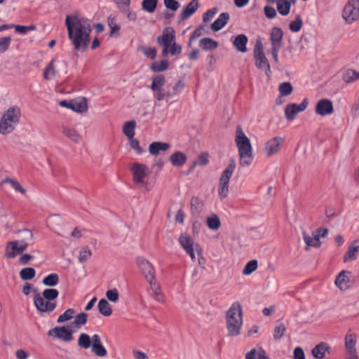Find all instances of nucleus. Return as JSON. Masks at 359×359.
Here are the masks:
<instances>
[{
	"mask_svg": "<svg viewBox=\"0 0 359 359\" xmlns=\"http://www.w3.org/2000/svg\"><path fill=\"white\" fill-rule=\"evenodd\" d=\"M136 127L135 121H129L124 123L123 127V133L128 138L132 139L135 135V128Z\"/></svg>",
	"mask_w": 359,
	"mask_h": 359,
	"instance_id": "obj_36",
	"label": "nucleus"
},
{
	"mask_svg": "<svg viewBox=\"0 0 359 359\" xmlns=\"http://www.w3.org/2000/svg\"><path fill=\"white\" fill-rule=\"evenodd\" d=\"M165 83V79L163 74H158L152 78V83L150 88L153 91L162 90Z\"/></svg>",
	"mask_w": 359,
	"mask_h": 359,
	"instance_id": "obj_31",
	"label": "nucleus"
},
{
	"mask_svg": "<svg viewBox=\"0 0 359 359\" xmlns=\"http://www.w3.org/2000/svg\"><path fill=\"white\" fill-rule=\"evenodd\" d=\"M303 239L306 243L305 249L308 250L311 247L313 248H319L321 245V242L320 239H318V236H316L313 233H312V236L306 234V232H303Z\"/></svg>",
	"mask_w": 359,
	"mask_h": 359,
	"instance_id": "obj_27",
	"label": "nucleus"
},
{
	"mask_svg": "<svg viewBox=\"0 0 359 359\" xmlns=\"http://www.w3.org/2000/svg\"><path fill=\"white\" fill-rule=\"evenodd\" d=\"M315 112L321 116H325L332 114L334 112V106L330 100H320L315 107Z\"/></svg>",
	"mask_w": 359,
	"mask_h": 359,
	"instance_id": "obj_13",
	"label": "nucleus"
},
{
	"mask_svg": "<svg viewBox=\"0 0 359 359\" xmlns=\"http://www.w3.org/2000/svg\"><path fill=\"white\" fill-rule=\"evenodd\" d=\"M293 359H305V355L301 347H296L293 351Z\"/></svg>",
	"mask_w": 359,
	"mask_h": 359,
	"instance_id": "obj_64",
	"label": "nucleus"
},
{
	"mask_svg": "<svg viewBox=\"0 0 359 359\" xmlns=\"http://www.w3.org/2000/svg\"><path fill=\"white\" fill-rule=\"evenodd\" d=\"M92 256V252L88 247H85L80 251L79 259L81 263L86 262Z\"/></svg>",
	"mask_w": 359,
	"mask_h": 359,
	"instance_id": "obj_54",
	"label": "nucleus"
},
{
	"mask_svg": "<svg viewBox=\"0 0 359 359\" xmlns=\"http://www.w3.org/2000/svg\"><path fill=\"white\" fill-rule=\"evenodd\" d=\"M342 80L346 83L359 79V72L352 69H348L341 75Z\"/></svg>",
	"mask_w": 359,
	"mask_h": 359,
	"instance_id": "obj_35",
	"label": "nucleus"
},
{
	"mask_svg": "<svg viewBox=\"0 0 359 359\" xmlns=\"http://www.w3.org/2000/svg\"><path fill=\"white\" fill-rule=\"evenodd\" d=\"M243 309L239 302H233L226 313V325L229 337H237L243 325Z\"/></svg>",
	"mask_w": 359,
	"mask_h": 359,
	"instance_id": "obj_2",
	"label": "nucleus"
},
{
	"mask_svg": "<svg viewBox=\"0 0 359 359\" xmlns=\"http://www.w3.org/2000/svg\"><path fill=\"white\" fill-rule=\"evenodd\" d=\"M48 334L49 336L55 335L57 339L63 341H70L73 339L72 331L70 330L67 327H55L50 329Z\"/></svg>",
	"mask_w": 359,
	"mask_h": 359,
	"instance_id": "obj_12",
	"label": "nucleus"
},
{
	"mask_svg": "<svg viewBox=\"0 0 359 359\" xmlns=\"http://www.w3.org/2000/svg\"><path fill=\"white\" fill-rule=\"evenodd\" d=\"M78 345L82 348L87 349L92 346V339L86 333H81L78 339Z\"/></svg>",
	"mask_w": 359,
	"mask_h": 359,
	"instance_id": "obj_41",
	"label": "nucleus"
},
{
	"mask_svg": "<svg viewBox=\"0 0 359 359\" xmlns=\"http://www.w3.org/2000/svg\"><path fill=\"white\" fill-rule=\"evenodd\" d=\"M359 251V239L353 241L344 256V262H348L356 259L355 253Z\"/></svg>",
	"mask_w": 359,
	"mask_h": 359,
	"instance_id": "obj_23",
	"label": "nucleus"
},
{
	"mask_svg": "<svg viewBox=\"0 0 359 359\" xmlns=\"http://www.w3.org/2000/svg\"><path fill=\"white\" fill-rule=\"evenodd\" d=\"M205 33H206L205 30V27L203 25H199L196 29L194 31V32L192 33V34L191 35L190 38H189V46H191V43L193 40H195L196 39L201 36L202 35H203Z\"/></svg>",
	"mask_w": 359,
	"mask_h": 359,
	"instance_id": "obj_53",
	"label": "nucleus"
},
{
	"mask_svg": "<svg viewBox=\"0 0 359 359\" xmlns=\"http://www.w3.org/2000/svg\"><path fill=\"white\" fill-rule=\"evenodd\" d=\"M264 13L268 19H273L277 15L276 9L270 6L264 7Z\"/></svg>",
	"mask_w": 359,
	"mask_h": 359,
	"instance_id": "obj_61",
	"label": "nucleus"
},
{
	"mask_svg": "<svg viewBox=\"0 0 359 359\" xmlns=\"http://www.w3.org/2000/svg\"><path fill=\"white\" fill-rule=\"evenodd\" d=\"M2 183H9L16 191L22 194H25L26 193L25 189H24L17 180L13 178L6 177L3 180Z\"/></svg>",
	"mask_w": 359,
	"mask_h": 359,
	"instance_id": "obj_48",
	"label": "nucleus"
},
{
	"mask_svg": "<svg viewBox=\"0 0 359 359\" xmlns=\"http://www.w3.org/2000/svg\"><path fill=\"white\" fill-rule=\"evenodd\" d=\"M138 50L142 51L147 57L151 60H154L157 55V51L155 48L141 46L138 47Z\"/></svg>",
	"mask_w": 359,
	"mask_h": 359,
	"instance_id": "obj_51",
	"label": "nucleus"
},
{
	"mask_svg": "<svg viewBox=\"0 0 359 359\" xmlns=\"http://www.w3.org/2000/svg\"><path fill=\"white\" fill-rule=\"evenodd\" d=\"M163 4L167 9L175 12L180 7V4L177 0H163Z\"/></svg>",
	"mask_w": 359,
	"mask_h": 359,
	"instance_id": "obj_56",
	"label": "nucleus"
},
{
	"mask_svg": "<svg viewBox=\"0 0 359 359\" xmlns=\"http://www.w3.org/2000/svg\"><path fill=\"white\" fill-rule=\"evenodd\" d=\"M99 312L104 316L108 317L112 313V309L109 303L105 299H101L97 305Z\"/></svg>",
	"mask_w": 359,
	"mask_h": 359,
	"instance_id": "obj_32",
	"label": "nucleus"
},
{
	"mask_svg": "<svg viewBox=\"0 0 359 359\" xmlns=\"http://www.w3.org/2000/svg\"><path fill=\"white\" fill-rule=\"evenodd\" d=\"M308 105V100L304 98L300 104H288L285 108V116L287 120H293L299 112L304 111Z\"/></svg>",
	"mask_w": 359,
	"mask_h": 359,
	"instance_id": "obj_11",
	"label": "nucleus"
},
{
	"mask_svg": "<svg viewBox=\"0 0 359 359\" xmlns=\"http://www.w3.org/2000/svg\"><path fill=\"white\" fill-rule=\"evenodd\" d=\"M36 271L32 267L22 269L20 272V276L23 280H29L34 278Z\"/></svg>",
	"mask_w": 359,
	"mask_h": 359,
	"instance_id": "obj_45",
	"label": "nucleus"
},
{
	"mask_svg": "<svg viewBox=\"0 0 359 359\" xmlns=\"http://www.w3.org/2000/svg\"><path fill=\"white\" fill-rule=\"evenodd\" d=\"M169 62L167 60H162L161 61H155L152 63L150 69L154 72H161L166 70L168 68Z\"/></svg>",
	"mask_w": 359,
	"mask_h": 359,
	"instance_id": "obj_38",
	"label": "nucleus"
},
{
	"mask_svg": "<svg viewBox=\"0 0 359 359\" xmlns=\"http://www.w3.org/2000/svg\"><path fill=\"white\" fill-rule=\"evenodd\" d=\"M18 249L19 248L17 241L8 242L6 248V257L9 259L14 258L18 254L20 253Z\"/></svg>",
	"mask_w": 359,
	"mask_h": 359,
	"instance_id": "obj_29",
	"label": "nucleus"
},
{
	"mask_svg": "<svg viewBox=\"0 0 359 359\" xmlns=\"http://www.w3.org/2000/svg\"><path fill=\"white\" fill-rule=\"evenodd\" d=\"M107 299L111 302H117L118 301V292L116 288L109 290L106 292Z\"/></svg>",
	"mask_w": 359,
	"mask_h": 359,
	"instance_id": "obj_59",
	"label": "nucleus"
},
{
	"mask_svg": "<svg viewBox=\"0 0 359 359\" xmlns=\"http://www.w3.org/2000/svg\"><path fill=\"white\" fill-rule=\"evenodd\" d=\"M175 32L172 27H166L163 29L161 36L157 37V42L159 44L170 46L175 38Z\"/></svg>",
	"mask_w": 359,
	"mask_h": 359,
	"instance_id": "obj_19",
	"label": "nucleus"
},
{
	"mask_svg": "<svg viewBox=\"0 0 359 359\" xmlns=\"http://www.w3.org/2000/svg\"><path fill=\"white\" fill-rule=\"evenodd\" d=\"M218 46V42L211 38L205 37L199 41V47L204 50H212Z\"/></svg>",
	"mask_w": 359,
	"mask_h": 359,
	"instance_id": "obj_28",
	"label": "nucleus"
},
{
	"mask_svg": "<svg viewBox=\"0 0 359 359\" xmlns=\"http://www.w3.org/2000/svg\"><path fill=\"white\" fill-rule=\"evenodd\" d=\"M278 90L282 96L286 97L292 93L293 88L290 82H283L280 84Z\"/></svg>",
	"mask_w": 359,
	"mask_h": 359,
	"instance_id": "obj_50",
	"label": "nucleus"
},
{
	"mask_svg": "<svg viewBox=\"0 0 359 359\" xmlns=\"http://www.w3.org/2000/svg\"><path fill=\"white\" fill-rule=\"evenodd\" d=\"M248 41V39L247 36L243 34H241L235 37L233 41V45L238 51L245 53L247 51L246 45Z\"/></svg>",
	"mask_w": 359,
	"mask_h": 359,
	"instance_id": "obj_24",
	"label": "nucleus"
},
{
	"mask_svg": "<svg viewBox=\"0 0 359 359\" xmlns=\"http://www.w3.org/2000/svg\"><path fill=\"white\" fill-rule=\"evenodd\" d=\"M283 37V32L281 28L274 27L271 29L270 34V41L271 43V48H279L282 47V41Z\"/></svg>",
	"mask_w": 359,
	"mask_h": 359,
	"instance_id": "obj_20",
	"label": "nucleus"
},
{
	"mask_svg": "<svg viewBox=\"0 0 359 359\" xmlns=\"http://www.w3.org/2000/svg\"><path fill=\"white\" fill-rule=\"evenodd\" d=\"M187 156L182 151H175L170 156V161L175 167L180 168L187 161Z\"/></svg>",
	"mask_w": 359,
	"mask_h": 359,
	"instance_id": "obj_25",
	"label": "nucleus"
},
{
	"mask_svg": "<svg viewBox=\"0 0 359 359\" xmlns=\"http://www.w3.org/2000/svg\"><path fill=\"white\" fill-rule=\"evenodd\" d=\"M88 314L81 313L76 316L74 322L71 323V327H80L84 325L87 323Z\"/></svg>",
	"mask_w": 359,
	"mask_h": 359,
	"instance_id": "obj_49",
	"label": "nucleus"
},
{
	"mask_svg": "<svg viewBox=\"0 0 359 359\" xmlns=\"http://www.w3.org/2000/svg\"><path fill=\"white\" fill-rule=\"evenodd\" d=\"M53 63H54V60H52L43 71V78L46 80H48L50 79V76H49V73H51L52 77L54 76L55 74Z\"/></svg>",
	"mask_w": 359,
	"mask_h": 359,
	"instance_id": "obj_58",
	"label": "nucleus"
},
{
	"mask_svg": "<svg viewBox=\"0 0 359 359\" xmlns=\"http://www.w3.org/2000/svg\"><path fill=\"white\" fill-rule=\"evenodd\" d=\"M277 11L283 16L288 15L290 11V7L287 0H278L277 4Z\"/></svg>",
	"mask_w": 359,
	"mask_h": 359,
	"instance_id": "obj_43",
	"label": "nucleus"
},
{
	"mask_svg": "<svg viewBox=\"0 0 359 359\" xmlns=\"http://www.w3.org/2000/svg\"><path fill=\"white\" fill-rule=\"evenodd\" d=\"M303 25V20L300 16V15H297L295 16L294 20L290 22L289 25V28L291 32H298L300 31Z\"/></svg>",
	"mask_w": 359,
	"mask_h": 359,
	"instance_id": "obj_47",
	"label": "nucleus"
},
{
	"mask_svg": "<svg viewBox=\"0 0 359 359\" xmlns=\"http://www.w3.org/2000/svg\"><path fill=\"white\" fill-rule=\"evenodd\" d=\"M11 41V37L10 36L0 39V53H5L9 48Z\"/></svg>",
	"mask_w": 359,
	"mask_h": 359,
	"instance_id": "obj_55",
	"label": "nucleus"
},
{
	"mask_svg": "<svg viewBox=\"0 0 359 359\" xmlns=\"http://www.w3.org/2000/svg\"><path fill=\"white\" fill-rule=\"evenodd\" d=\"M229 14L226 12L222 13L217 20L211 24L210 28L214 32H218L226 26L229 20Z\"/></svg>",
	"mask_w": 359,
	"mask_h": 359,
	"instance_id": "obj_22",
	"label": "nucleus"
},
{
	"mask_svg": "<svg viewBox=\"0 0 359 359\" xmlns=\"http://www.w3.org/2000/svg\"><path fill=\"white\" fill-rule=\"evenodd\" d=\"M62 133L74 142H79L81 139L79 133L73 128L62 126Z\"/></svg>",
	"mask_w": 359,
	"mask_h": 359,
	"instance_id": "obj_34",
	"label": "nucleus"
},
{
	"mask_svg": "<svg viewBox=\"0 0 359 359\" xmlns=\"http://www.w3.org/2000/svg\"><path fill=\"white\" fill-rule=\"evenodd\" d=\"M59 104L78 113H83L88 110L87 100L85 97H79L71 100H64L60 101Z\"/></svg>",
	"mask_w": 359,
	"mask_h": 359,
	"instance_id": "obj_10",
	"label": "nucleus"
},
{
	"mask_svg": "<svg viewBox=\"0 0 359 359\" xmlns=\"http://www.w3.org/2000/svg\"><path fill=\"white\" fill-rule=\"evenodd\" d=\"M130 147L135 150L138 154H142L144 152V150L140 146L139 141L137 139H135L134 137H132V139H130Z\"/></svg>",
	"mask_w": 359,
	"mask_h": 359,
	"instance_id": "obj_60",
	"label": "nucleus"
},
{
	"mask_svg": "<svg viewBox=\"0 0 359 359\" xmlns=\"http://www.w3.org/2000/svg\"><path fill=\"white\" fill-rule=\"evenodd\" d=\"M170 145L166 142H154L149 144V151L153 156H157L160 151H166Z\"/></svg>",
	"mask_w": 359,
	"mask_h": 359,
	"instance_id": "obj_26",
	"label": "nucleus"
},
{
	"mask_svg": "<svg viewBox=\"0 0 359 359\" xmlns=\"http://www.w3.org/2000/svg\"><path fill=\"white\" fill-rule=\"evenodd\" d=\"M158 0H143L142 1V8L144 11L152 13L156 9Z\"/></svg>",
	"mask_w": 359,
	"mask_h": 359,
	"instance_id": "obj_44",
	"label": "nucleus"
},
{
	"mask_svg": "<svg viewBox=\"0 0 359 359\" xmlns=\"http://www.w3.org/2000/svg\"><path fill=\"white\" fill-rule=\"evenodd\" d=\"M21 110L18 106H13L6 110L0 120V134L11 133L20 123Z\"/></svg>",
	"mask_w": 359,
	"mask_h": 359,
	"instance_id": "obj_5",
	"label": "nucleus"
},
{
	"mask_svg": "<svg viewBox=\"0 0 359 359\" xmlns=\"http://www.w3.org/2000/svg\"><path fill=\"white\" fill-rule=\"evenodd\" d=\"M68 36L76 50L84 51L90 41L91 25L86 18L67 15L65 20Z\"/></svg>",
	"mask_w": 359,
	"mask_h": 359,
	"instance_id": "obj_1",
	"label": "nucleus"
},
{
	"mask_svg": "<svg viewBox=\"0 0 359 359\" xmlns=\"http://www.w3.org/2000/svg\"><path fill=\"white\" fill-rule=\"evenodd\" d=\"M136 261L146 280L148 283H151V281L156 278V271L153 265L148 260L142 257H138Z\"/></svg>",
	"mask_w": 359,
	"mask_h": 359,
	"instance_id": "obj_9",
	"label": "nucleus"
},
{
	"mask_svg": "<svg viewBox=\"0 0 359 359\" xmlns=\"http://www.w3.org/2000/svg\"><path fill=\"white\" fill-rule=\"evenodd\" d=\"M286 327L283 324L275 327L273 338L275 340L280 339L285 334Z\"/></svg>",
	"mask_w": 359,
	"mask_h": 359,
	"instance_id": "obj_57",
	"label": "nucleus"
},
{
	"mask_svg": "<svg viewBox=\"0 0 359 359\" xmlns=\"http://www.w3.org/2000/svg\"><path fill=\"white\" fill-rule=\"evenodd\" d=\"M74 313L75 310L74 309H68L58 317L57 322L58 323H62L65 321L69 320L73 318Z\"/></svg>",
	"mask_w": 359,
	"mask_h": 359,
	"instance_id": "obj_52",
	"label": "nucleus"
},
{
	"mask_svg": "<svg viewBox=\"0 0 359 359\" xmlns=\"http://www.w3.org/2000/svg\"><path fill=\"white\" fill-rule=\"evenodd\" d=\"M59 295L57 290L54 288L45 289L42 292L37 293L34 297V304L36 309L43 313H51L56 308L55 300Z\"/></svg>",
	"mask_w": 359,
	"mask_h": 359,
	"instance_id": "obj_4",
	"label": "nucleus"
},
{
	"mask_svg": "<svg viewBox=\"0 0 359 359\" xmlns=\"http://www.w3.org/2000/svg\"><path fill=\"white\" fill-rule=\"evenodd\" d=\"M328 347L324 343L316 345L312 350V355L314 358L321 359L325 357V351L328 350Z\"/></svg>",
	"mask_w": 359,
	"mask_h": 359,
	"instance_id": "obj_37",
	"label": "nucleus"
},
{
	"mask_svg": "<svg viewBox=\"0 0 359 359\" xmlns=\"http://www.w3.org/2000/svg\"><path fill=\"white\" fill-rule=\"evenodd\" d=\"M191 210L193 215H199L203 205L201 200L197 196L191 198Z\"/></svg>",
	"mask_w": 359,
	"mask_h": 359,
	"instance_id": "obj_40",
	"label": "nucleus"
},
{
	"mask_svg": "<svg viewBox=\"0 0 359 359\" xmlns=\"http://www.w3.org/2000/svg\"><path fill=\"white\" fill-rule=\"evenodd\" d=\"M245 359H270L266 353V351L262 348H259L258 351H257L255 348H252L251 351H250L247 354L245 355Z\"/></svg>",
	"mask_w": 359,
	"mask_h": 359,
	"instance_id": "obj_33",
	"label": "nucleus"
},
{
	"mask_svg": "<svg viewBox=\"0 0 359 359\" xmlns=\"http://www.w3.org/2000/svg\"><path fill=\"white\" fill-rule=\"evenodd\" d=\"M195 161L198 165L205 166L208 165L209 163L208 154L207 153L201 154Z\"/></svg>",
	"mask_w": 359,
	"mask_h": 359,
	"instance_id": "obj_62",
	"label": "nucleus"
},
{
	"mask_svg": "<svg viewBox=\"0 0 359 359\" xmlns=\"http://www.w3.org/2000/svg\"><path fill=\"white\" fill-rule=\"evenodd\" d=\"M236 165L235 160L233 158H231L227 167L222 172L220 177L218 194L221 199H224L228 196L229 182L236 168Z\"/></svg>",
	"mask_w": 359,
	"mask_h": 359,
	"instance_id": "obj_6",
	"label": "nucleus"
},
{
	"mask_svg": "<svg viewBox=\"0 0 359 359\" xmlns=\"http://www.w3.org/2000/svg\"><path fill=\"white\" fill-rule=\"evenodd\" d=\"M258 267V262L256 259H252L249 261L245 266H244V269H243V274L245 276L250 275L254 271L257 270Z\"/></svg>",
	"mask_w": 359,
	"mask_h": 359,
	"instance_id": "obj_46",
	"label": "nucleus"
},
{
	"mask_svg": "<svg viewBox=\"0 0 359 359\" xmlns=\"http://www.w3.org/2000/svg\"><path fill=\"white\" fill-rule=\"evenodd\" d=\"M235 142L238 149L241 166L250 165L253 161L252 148L250 139L243 133L241 126L236 127Z\"/></svg>",
	"mask_w": 359,
	"mask_h": 359,
	"instance_id": "obj_3",
	"label": "nucleus"
},
{
	"mask_svg": "<svg viewBox=\"0 0 359 359\" xmlns=\"http://www.w3.org/2000/svg\"><path fill=\"white\" fill-rule=\"evenodd\" d=\"M207 225L212 230H217L221 226V222L219 217L213 214L207 218Z\"/></svg>",
	"mask_w": 359,
	"mask_h": 359,
	"instance_id": "obj_42",
	"label": "nucleus"
},
{
	"mask_svg": "<svg viewBox=\"0 0 359 359\" xmlns=\"http://www.w3.org/2000/svg\"><path fill=\"white\" fill-rule=\"evenodd\" d=\"M92 351L98 357H104L107 354L106 348L101 342L100 336L97 334L92 337Z\"/></svg>",
	"mask_w": 359,
	"mask_h": 359,
	"instance_id": "obj_18",
	"label": "nucleus"
},
{
	"mask_svg": "<svg viewBox=\"0 0 359 359\" xmlns=\"http://www.w3.org/2000/svg\"><path fill=\"white\" fill-rule=\"evenodd\" d=\"M345 351H356L355 344L357 341L356 334L351 333L350 331L345 337Z\"/></svg>",
	"mask_w": 359,
	"mask_h": 359,
	"instance_id": "obj_30",
	"label": "nucleus"
},
{
	"mask_svg": "<svg viewBox=\"0 0 359 359\" xmlns=\"http://www.w3.org/2000/svg\"><path fill=\"white\" fill-rule=\"evenodd\" d=\"M217 12V8H212L211 9H208L203 15V20L204 22H209L213 16L216 14Z\"/></svg>",
	"mask_w": 359,
	"mask_h": 359,
	"instance_id": "obj_63",
	"label": "nucleus"
},
{
	"mask_svg": "<svg viewBox=\"0 0 359 359\" xmlns=\"http://www.w3.org/2000/svg\"><path fill=\"white\" fill-rule=\"evenodd\" d=\"M283 141V139L280 137H274L267 141L264 147V152L266 156H271L276 154Z\"/></svg>",
	"mask_w": 359,
	"mask_h": 359,
	"instance_id": "obj_16",
	"label": "nucleus"
},
{
	"mask_svg": "<svg viewBox=\"0 0 359 359\" xmlns=\"http://www.w3.org/2000/svg\"><path fill=\"white\" fill-rule=\"evenodd\" d=\"M351 273L343 270L338 273V287L341 290H345L350 287Z\"/></svg>",
	"mask_w": 359,
	"mask_h": 359,
	"instance_id": "obj_21",
	"label": "nucleus"
},
{
	"mask_svg": "<svg viewBox=\"0 0 359 359\" xmlns=\"http://www.w3.org/2000/svg\"><path fill=\"white\" fill-rule=\"evenodd\" d=\"M132 170L133 172V180L136 183L143 182V179L149 174V168L146 165L138 163L133 164Z\"/></svg>",
	"mask_w": 359,
	"mask_h": 359,
	"instance_id": "obj_14",
	"label": "nucleus"
},
{
	"mask_svg": "<svg viewBox=\"0 0 359 359\" xmlns=\"http://www.w3.org/2000/svg\"><path fill=\"white\" fill-rule=\"evenodd\" d=\"M60 278L57 273H50L43 278L42 283L48 287H54L59 283Z\"/></svg>",
	"mask_w": 359,
	"mask_h": 359,
	"instance_id": "obj_39",
	"label": "nucleus"
},
{
	"mask_svg": "<svg viewBox=\"0 0 359 359\" xmlns=\"http://www.w3.org/2000/svg\"><path fill=\"white\" fill-rule=\"evenodd\" d=\"M342 17L347 24H351L359 18V0H348L344 8Z\"/></svg>",
	"mask_w": 359,
	"mask_h": 359,
	"instance_id": "obj_8",
	"label": "nucleus"
},
{
	"mask_svg": "<svg viewBox=\"0 0 359 359\" xmlns=\"http://www.w3.org/2000/svg\"><path fill=\"white\" fill-rule=\"evenodd\" d=\"M255 66L260 69H264L267 76L271 74L270 65L263 50V45L260 39H257L254 48Z\"/></svg>",
	"mask_w": 359,
	"mask_h": 359,
	"instance_id": "obj_7",
	"label": "nucleus"
},
{
	"mask_svg": "<svg viewBox=\"0 0 359 359\" xmlns=\"http://www.w3.org/2000/svg\"><path fill=\"white\" fill-rule=\"evenodd\" d=\"M179 243L185 252L190 256L192 260H195L196 257L194 250V241L192 238L186 234H181L179 237Z\"/></svg>",
	"mask_w": 359,
	"mask_h": 359,
	"instance_id": "obj_15",
	"label": "nucleus"
},
{
	"mask_svg": "<svg viewBox=\"0 0 359 359\" xmlns=\"http://www.w3.org/2000/svg\"><path fill=\"white\" fill-rule=\"evenodd\" d=\"M198 0H191L179 15V21L182 22L190 18L199 8Z\"/></svg>",
	"mask_w": 359,
	"mask_h": 359,
	"instance_id": "obj_17",
	"label": "nucleus"
}]
</instances>
